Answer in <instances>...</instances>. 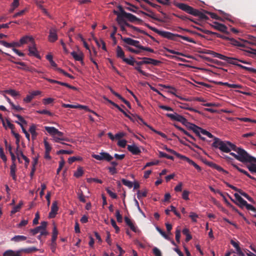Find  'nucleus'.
<instances>
[{"mask_svg": "<svg viewBox=\"0 0 256 256\" xmlns=\"http://www.w3.org/2000/svg\"><path fill=\"white\" fill-rule=\"evenodd\" d=\"M145 26L149 29L158 34L162 37L166 38L168 40H176V38L178 37L188 42L196 44L194 40L188 36H182L178 34H174L169 32L160 30L156 28L150 26L148 24H145Z\"/></svg>", "mask_w": 256, "mask_h": 256, "instance_id": "f257e3e1", "label": "nucleus"}, {"mask_svg": "<svg viewBox=\"0 0 256 256\" xmlns=\"http://www.w3.org/2000/svg\"><path fill=\"white\" fill-rule=\"evenodd\" d=\"M232 150L235 151L238 154V160L242 162H256V158L250 156L244 149L237 147L235 144L230 143Z\"/></svg>", "mask_w": 256, "mask_h": 256, "instance_id": "f03ea898", "label": "nucleus"}, {"mask_svg": "<svg viewBox=\"0 0 256 256\" xmlns=\"http://www.w3.org/2000/svg\"><path fill=\"white\" fill-rule=\"evenodd\" d=\"M175 6L189 14L198 16L202 20H206L208 19V18L205 14L186 4L184 3H176L175 4Z\"/></svg>", "mask_w": 256, "mask_h": 256, "instance_id": "7ed1b4c3", "label": "nucleus"}, {"mask_svg": "<svg viewBox=\"0 0 256 256\" xmlns=\"http://www.w3.org/2000/svg\"><path fill=\"white\" fill-rule=\"evenodd\" d=\"M46 131L52 137V140L56 142H60V140L70 142L68 138L64 136V133L59 131L54 126H45Z\"/></svg>", "mask_w": 256, "mask_h": 256, "instance_id": "20e7f679", "label": "nucleus"}, {"mask_svg": "<svg viewBox=\"0 0 256 256\" xmlns=\"http://www.w3.org/2000/svg\"><path fill=\"white\" fill-rule=\"evenodd\" d=\"M214 142L212 146L215 148H219L221 151L224 152H230L231 151V146L229 144L230 142L228 141H222L218 138H214Z\"/></svg>", "mask_w": 256, "mask_h": 256, "instance_id": "39448f33", "label": "nucleus"}, {"mask_svg": "<svg viewBox=\"0 0 256 256\" xmlns=\"http://www.w3.org/2000/svg\"><path fill=\"white\" fill-rule=\"evenodd\" d=\"M164 149L166 150L168 152H170L174 155H175L178 158L180 159L185 160L188 162L189 164L193 166L198 171L200 172L202 170L201 168L198 165L194 162L192 160H190V158L186 156H185L182 155L181 154L177 152L174 150L168 148L167 146H164Z\"/></svg>", "mask_w": 256, "mask_h": 256, "instance_id": "423d86ee", "label": "nucleus"}, {"mask_svg": "<svg viewBox=\"0 0 256 256\" xmlns=\"http://www.w3.org/2000/svg\"><path fill=\"white\" fill-rule=\"evenodd\" d=\"M238 59L235 58L228 57L226 56H224V60L226 61L228 63L232 64H234L238 66L239 68L248 70L250 72L256 74V69H254L252 68L247 67L244 66H242L240 64H238L237 62H238Z\"/></svg>", "mask_w": 256, "mask_h": 256, "instance_id": "0eeeda50", "label": "nucleus"}, {"mask_svg": "<svg viewBox=\"0 0 256 256\" xmlns=\"http://www.w3.org/2000/svg\"><path fill=\"white\" fill-rule=\"evenodd\" d=\"M117 21H118V24H123L124 26H126L128 27H129V28H132L133 30H134L136 32H140L141 34H147V32H146L144 30H141L138 28L134 26L132 24H130L128 22H127L126 21V20L122 18V16H121V14L118 16Z\"/></svg>", "mask_w": 256, "mask_h": 256, "instance_id": "6e6552de", "label": "nucleus"}, {"mask_svg": "<svg viewBox=\"0 0 256 256\" xmlns=\"http://www.w3.org/2000/svg\"><path fill=\"white\" fill-rule=\"evenodd\" d=\"M92 156L96 160L107 162H110L113 159V157L106 152H101L98 154H92Z\"/></svg>", "mask_w": 256, "mask_h": 256, "instance_id": "1a4fd4ad", "label": "nucleus"}, {"mask_svg": "<svg viewBox=\"0 0 256 256\" xmlns=\"http://www.w3.org/2000/svg\"><path fill=\"white\" fill-rule=\"evenodd\" d=\"M140 6H141V7L144 10H145L147 11L148 13H146V12H144L143 11H140L138 12V14H144V16H148L152 18V19H154V20H157L158 22H163V20H162L156 18L154 14L150 9L148 8L144 4H141Z\"/></svg>", "mask_w": 256, "mask_h": 256, "instance_id": "9d476101", "label": "nucleus"}, {"mask_svg": "<svg viewBox=\"0 0 256 256\" xmlns=\"http://www.w3.org/2000/svg\"><path fill=\"white\" fill-rule=\"evenodd\" d=\"M225 39L229 40L230 43L231 44L238 47L244 48L246 47L245 43L248 42L247 40H244L240 38L239 39V40H236L234 38H225Z\"/></svg>", "mask_w": 256, "mask_h": 256, "instance_id": "9b49d317", "label": "nucleus"}, {"mask_svg": "<svg viewBox=\"0 0 256 256\" xmlns=\"http://www.w3.org/2000/svg\"><path fill=\"white\" fill-rule=\"evenodd\" d=\"M58 29L55 26L51 27L49 30L48 40L50 42H55L58 38Z\"/></svg>", "mask_w": 256, "mask_h": 256, "instance_id": "f8f14e48", "label": "nucleus"}, {"mask_svg": "<svg viewBox=\"0 0 256 256\" xmlns=\"http://www.w3.org/2000/svg\"><path fill=\"white\" fill-rule=\"evenodd\" d=\"M120 14L122 16L126 18L130 22H134L135 21H137L139 22H142V20L141 19L137 18L134 15L130 13H128L124 10H121Z\"/></svg>", "mask_w": 256, "mask_h": 256, "instance_id": "ddd939ff", "label": "nucleus"}, {"mask_svg": "<svg viewBox=\"0 0 256 256\" xmlns=\"http://www.w3.org/2000/svg\"><path fill=\"white\" fill-rule=\"evenodd\" d=\"M116 53L117 57L122 58L124 62H126L128 64H132V62L130 61V59L124 57V52L122 48L119 46L116 47Z\"/></svg>", "mask_w": 256, "mask_h": 256, "instance_id": "4468645a", "label": "nucleus"}, {"mask_svg": "<svg viewBox=\"0 0 256 256\" xmlns=\"http://www.w3.org/2000/svg\"><path fill=\"white\" fill-rule=\"evenodd\" d=\"M166 116L168 118H170L171 120L179 122L183 124H184L187 120L184 117L178 114L177 113L166 114Z\"/></svg>", "mask_w": 256, "mask_h": 256, "instance_id": "2eb2a0df", "label": "nucleus"}, {"mask_svg": "<svg viewBox=\"0 0 256 256\" xmlns=\"http://www.w3.org/2000/svg\"><path fill=\"white\" fill-rule=\"evenodd\" d=\"M28 48L29 52L28 55L30 56H34L36 58H40V56L36 48V44H35L34 41L32 44H30L28 46Z\"/></svg>", "mask_w": 256, "mask_h": 256, "instance_id": "dca6fc26", "label": "nucleus"}, {"mask_svg": "<svg viewBox=\"0 0 256 256\" xmlns=\"http://www.w3.org/2000/svg\"><path fill=\"white\" fill-rule=\"evenodd\" d=\"M228 195L230 196L228 194ZM234 196L236 200L238 201V203H236L233 199H232V198L229 196L231 200L235 202L237 205H238L241 208H242L244 206H246V208L247 207V205L248 204L246 201L244 199H243L238 194L235 193L234 194Z\"/></svg>", "mask_w": 256, "mask_h": 256, "instance_id": "f3484780", "label": "nucleus"}, {"mask_svg": "<svg viewBox=\"0 0 256 256\" xmlns=\"http://www.w3.org/2000/svg\"><path fill=\"white\" fill-rule=\"evenodd\" d=\"M121 40H122L126 44L134 46L140 49V44L139 41L133 40L130 38H123L122 36H121Z\"/></svg>", "mask_w": 256, "mask_h": 256, "instance_id": "a211bd4d", "label": "nucleus"}, {"mask_svg": "<svg viewBox=\"0 0 256 256\" xmlns=\"http://www.w3.org/2000/svg\"><path fill=\"white\" fill-rule=\"evenodd\" d=\"M47 224L48 223L46 222L43 221L41 222L40 226H38L34 229H30V232L33 236L36 235L38 232H40L42 230V229H46L47 226Z\"/></svg>", "mask_w": 256, "mask_h": 256, "instance_id": "6ab92c4d", "label": "nucleus"}, {"mask_svg": "<svg viewBox=\"0 0 256 256\" xmlns=\"http://www.w3.org/2000/svg\"><path fill=\"white\" fill-rule=\"evenodd\" d=\"M58 210V206L57 202L54 201L52 204L50 212L49 213V217L50 218H54L57 214Z\"/></svg>", "mask_w": 256, "mask_h": 256, "instance_id": "aec40b11", "label": "nucleus"}, {"mask_svg": "<svg viewBox=\"0 0 256 256\" xmlns=\"http://www.w3.org/2000/svg\"><path fill=\"white\" fill-rule=\"evenodd\" d=\"M212 27L220 32L227 33V27L224 24H220L218 22H214L212 25Z\"/></svg>", "mask_w": 256, "mask_h": 256, "instance_id": "412c9836", "label": "nucleus"}, {"mask_svg": "<svg viewBox=\"0 0 256 256\" xmlns=\"http://www.w3.org/2000/svg\"><path fill=\"white\" fill-rule=\"evenodd\" d=\"M127 149L133 154L137 155L139 154L141 152V150L140 148L135 144L128 145Z\"/></svg>", "mask_w": 256, "mask_h": 256, "instance_id": "4be33fe9", "label": "nucleus"}, {"mask_svg": "<svg viewBox=\"0 0 256 256\" xmlns=\"http://www.w3.org/2000/svg\"><path fill=\"white\" fill-rule=\"evenodd\" d=\"M16 154L17 155L18 159L20 162H22L20 160V156L22 158V160H24L25 161V165L26 167L30 162V160L24 156L22 150H19L18 149H16Z\"/></svg>", "mask_w": 256, "mask_h": 256, "instance_id": "5701e85b", "label": "nucleus"}, {"mask_svg": "<svg viewBox=\"0 0 256 256\" xmlns=\"http://www.w3.org/2000/svg\"><path fill=\"white\" fill-rule=\"evenodd\" d=\"M124 221L126 224L134 232H139V230L134 226L132 220L128 217L124 218Z\"/></svg>", "mask_w": 256, "mask_h": 256, "instance_id": "b1692460", "label": "nucleus"}, {"mask_svg": "<svg viewBox=\"0 0 256 256\" xmlns=\"http://www.w3.org/2000/svg\"><path fill=\"white\" fill-rule=\"evenodd\" d=\"M71 55L76 60L80 61L82 65L84 64L83 62L84 54L82 52H80L79 53H77L76 52L73 51L71 52Z\"/></svg>", "mask_w": 256, "mask_h": 256, "instance_id": "393cba45", "label": "nucleus"}, {"mask_svg": "<svg viewBox=\"0 0 256 256\" xmlns=\"http://www.w3.org/2000/svg\"><path fill=\"white\" fill-rule=\"evenodd\" d=\"M3 256H22V253L20 250L17 251L8 250L4 252Z\"/></svg>", "mask_w": 256, "mask_h": 256, "instance_id": "a878e982", "label": "nucleus"}, {"mask_svg": "<svg viewBox=\"0 0 256 256\" xmlns=\"http://www.w3.org/2000/svg\"><path fill=\"white\" fill-rule=\"evenodd\" d=\"M142 59V60H145L146 64H151L154 66H158L161 64L160 61L152 58L143 57Z\"/></svg>", "mask_w": 256, "mask_h": 256, "instance_id": "bb28decb", "label": "nucleus"}, {"mask_svg": "<svg viewBox=\"0 0 256 256\" xmlns=\"http://www.w3.org/2000/svg\"><path fill=\"white\" fill-rule=\"evenodd\" d=\"M20 44H21V45H22L25 44H27L28 42H30L32 44V42H34V39L32 36H25L23 37H22L20 40Z\"/></svg>", "mask_w": 256, "mask_h": 256, "instance_id": "cd10ccee", "label": "nucleus"}, {"mask_svg": "<svg viewBox=\"0 0 256 256\" xmlns=\"http://www.w3.org/2000/svg\"><path fill=\"white\" fill-rule=\"evenodd\" d=\"M207 164L208 166H210V167L216 170H218L220 172H222L223 173H224V174L228 173L227 171H226V170L223 169V168H222L221 166L216 164L215 163H214L212 162H208L207 163Z\"/></svg>", "mask_w": 256, "mask_h": 256, "instance_id": "c85d7f7f", "label": "nucleus"}, {"mask_svg": "<svg viewBox=\"0 0 256 256\" xmlns=\"http://www.w3.org/2000/svg\"><path fill=\"white\" fill-rule=\"evenodd\" d=\"M16 164H12L10 167V175L12 177L13 180H16Z\"/></svg>", "mask_w": 256, "mask_h": 256, "instance_id": "c756f323", "label": "nucleus"}, {"mask_svg": "<svg viewBox=\"0 0 256 256\" xmlns=\"http://www.w3.org/2000/svg\"><path fill=\"white\" fill-rule=\"evenodd\" d=\"M231 244L236 249L237 254L239 255V256H244V254L242 252L240 248L238 246V244L233 240H232L230 242Z\"/></svg>", "mask_w": 256, "mask_h": 256, "instance_id": "7c9ffc66", "label": "nucleus"}, {"mask_svg": "<svg viewBox=\"0 0 256 256\" xmlns=\"http://www.w3.org/2000/svg\"><path fill=\"white\" fill-rule=\"evenodd\" d=\"M179 107L183 109L188 110L192 112H196L200 114V112L198 110H196L190 107L188 104L180 102Z\"/></svg>", "mask_w": 256, "mask_h": 256, "instance_id": "2f4dec72", "label": "nucleus"}, {"mask_svg": "<svg viewBox=\"0 0 256 256\" xmlns=\"http://www.w3.org/2000/svg\"><path fill=\"white\" fill-rule=\"evenodd\" d=\"M29 132L32 134V140H36L38 136V133L36 132V126L35 124H33L30 126L29 128Z\"/></svg>", "mask_w": 256, "mask_h": 256, "instance_id": "473e14b6", "label": "nucleus"}, {"mask_svg": "<svg viewBox=\"0 0 256 256\" xmlns=\"http://www.w3.org/2000/svg\"><path fill=\"white\" fill-rule=\"evenodd\" d=\"M4 54L5 55H6V56H9V58H8V61H10V62H12L16 64H19V65H20L21 66H25V63L24 62H15V61H14V60L15 59V58L14 56H11L9 54L4 52Z\"/></svg>", "mask_w": 256, "mask_h": 256, "instance_id": "72a5a7b5", "label": "nucleus"}, {"mask_svg": "<svg viewBox=\"0 0 256 256\" xmlns=\"http://www.w3.org/2000/svg\"><path fill=\"white\" fill-rule=\"evenodd\" d=\"M21 253L22 252L26 253H32L33 252H36L38 250V249L36 247L32 246L28 248H21L20 249Z\"/></svg>", "mask_w": 256, "mask_h": 256, "instance_id": "f704fd0d", "label": "nucleus"}, {"mask_svg": "<svg viewBox=\"0 0 256 256\" xmlns=\"http://www.w3.org/2000/svg\"><path fill=\"white\" fill-rule=\"evenodd\" d=\"M217 84L220 86H226L228 88H240L242 86L238 84H230L228 82H218Z\"/></svg>", "mask_w": 256, "mask_h": 256, "instance_id": "c9c22d12", "label": "nucleus"}, {"mask_svg": "<svg viewBox=\"0 0 256 256\" xmlns=\"http://www.w3.org/2000/svg\"><path fill=\"white\" fill-rule=\"evenodd\" d=\"M23 204V202L22 201H20L19 204L16 206H14L12 209V210H11V214H16V212H18L20 211V210Z\"/></svg>", "mask_w": 256, "mask_h": 256, "instance_id": "e433bc0d", "label": "nucleus"}, {"mask_svg": "<svg viewBox=\"0 0 256 256\" xmlns=\"http://www.w3.org/2000/svg\"><path fill=\"white\" fill-rule=\"evenodd\" d=\"M26 240V237L24 236H15L13 238H11V240L14 241L15 242H19L20 241L25 240Z\"/></svg>", "mask_w": 256, "mask_h": 256, "instance_id": "4c0bfd02", "label": "nucleus"}, {"mask_svg": "<svg viewBox=\"0 0 256 256\" xmlns=\"http://www.w3.org/2000/svg\"><path fill=\"white\" fill-rule=\"evenodd\" d=\"M137 118L140 120L144 124L145 126H147L148 127L152 130L153 132H154L155 133L158 134V135H160L161 133L162 132H160V131H158L156 130H154L152 127L150 126L149 125H148L146 122H144V120H142V118L138 116H137Z\"/></svg>", "mask_w": 256, "mask_h": 256, "instance_id": "58836bf2", "label": "nucleus"}, {"mask_svg": "<svg viewBox=\"0 0 256 256\" xmlns=\"http://www.w3.org/2000/svg\"><path fill=\"white\" fill-rule=\"evenodd\" d=\"M12 133L16 139V144L17 146L16 149H18L20 147V135L18 133L15 132L14 130L12 131Z\"/></svg>", "mask_w": 256, "mask_h": 256, "instance_id": "ea45409f", "label": "nucleus"}, {"mask_svg": "<svg viewBox=\"0 0 256 256\" xmlns=\"http://www.w3.org/2000/svg\"><path fill=\"white\" fill-rule=\"evenodd\" d=\"M58 234V231L56 229V226H54L52 230V241L53 242V243H54V242H56L57 236Z\"/></svg>", "mask_w": 256, "mask_h": 256, "instance_id": "a19ab883", "label": "nucleus"}, {"mask_svg": "<svg viewBox=\"0 0 256 256\" xmlns=\"http://www.w3.org/2000/svg\"><path fill=\"white\" fill-rule=\"evenodd\" d=\"M130 60L132 62V64H130V66H134V64H136L138 66H141L144 64H146L145 60H142V61H136L134 60V58L132 56H130Z\"/></svg>", "mask_w": 256, "mask_h": 256, "instance_id": "79ce46f5", "label": "nucleus"}, {"mask_svg": "<svg viewBox=\"0 0 256 256\" xmlns=\"http://www.w3.org/2000/svg\"><path fill=\"white\" fill-rule=\"evenodd\" d=\"M77 194L78 196V198L79 200L82 202H86V198L85 196L83 194V192L81 190H79L77 192Z\"/></svg>", "mask_w": 256, "mask_h": 256, "instance_id": "37998d69", "label": "nucleus"}, {"mask_svg": "<svg viewBox=\"0 0 256 256\" xmlns=\"http://www.w3.org/2000/svg\"><path fill=\"white\" fill-rule=\"evenodd\" d=\"M254 162H250V165H248L247 166V168L251 172L256 173V164Z\"/></svg>", "mask_w": 256, "mask_h": 256, "instance_id": "c03bdc74", "label": "nucleus"}, {"mask_svg": "<svg viewBox=\"0 0 256 256\" xmlns=\"http://www.w3.org/2000/svg\"><path fill=\"white\" fill-rule=\"evenodd\" d=\"M84 171L82 167H78L76 171L74 173V176L76 178H80L82 176Z\"/></svg>", "mask_w": 256, "mask_h": 256, "instance_id": "a18cd8bd", "label": "nucleus"}, {"mask_svg": "<svg viewBox=\"0 0 256 256\" xmlns=\"http://www.w3.org/2000/svg\"><path fill=\"white\" fill-rule=\"evenodd\" d=\"M122 182L123 184L128 186L130 188H131L133 186V184L132 182L126 180L124 178H122Z\"/></svg>", "mask_w": 256, "mask_h": 256, "instance_id": "49530a36", "label": "nucleus"}, {"mask_svg": "<svg viewBox=\"0 0 256 256\" xmlns=\"http://www.w3.org/2000/svg\"><path fill=\"white\" fill-rule=\"evenodd\" d=\"M5 92L8 94H10L11 96L13 97L19 96L18 92L14 90H6Z\"/></svg>", "mask_w": 256, "mask_h": 256, "instance_id": "de8ad7c7", "label": "nucleus"}, {"mask_svg": "<svg viewBox=\"0 0 256 256\" xmlns=\"http://www.w3.org/2000/svg\"><path fill=\"white\" fill-rule=\"evenodd\" d=\"M124 48H126V49L130 52H133V53H134L136 54H139L140 52V50H135L127 45H124Z\"/></svg>", "mask_w": 256, "mask_h": 256, "instance_id": "09e8293b", "label": "nucleus"}, {"mask_svg": "<svg viewBox=\"0 0 256 256\" xmlns=\"http://www.w3.org/2000/svg\"><path fill=\"white\" fill-rule=\"evenodd\" d=\"M147 195V191H140L138 190L137 192V198L140 200L142 197H146Z\"/></svg>", "mask_w": 256, "mask_h": 256, "instance_id": "8fccbe9b", "label": "nucleus"}, {"mask_svg": "<svg viewBox=\"0 0 256 256\" xmlns=\"http://www.w3.org/2000/svg\"><path fill=\"white\" fill-rule=\"evenodd\" d=\"M13 114L14 116L18 118V122H20L22 124H27L26 121L22 118V116H21L20 115L18 114Z\"/></svg>", "mask_w": 256, "mask_h": 256, "instance_id": "3c124183", "label": "nucleus"}, {"mask_svg": "<svg viewBox=\"0 0 256 256\" xmlns=\"http://www.w3.org/2000/svg\"><path fill=\"white\" fill-rule=\"evenodd\" d=\"M204 34H210V35H212V36H216L218 38H226V37H223L220 34H218L216 32H212L210 30H207V31L204 32Z\"/></svg>", "mask_w": 256, "mask_h": 256, "instance_id": "603ef678", "label": "nucleus"}, {"mask_svg": "<svg viewBox=\"0 0 256 256\" xmlns=\"http://www.w3.org/2000/svg\"><path fill=\"white\" fill-rule=\"evenodd\" d=\"M82 160V158L80 156L70 157L68 160V162L70 164H72V163H73L76 160Z\"/></svg>", "mask_w": 256, "mask_h": 256, "instance_id": "864d4df0", "label": "nucleus"}, {"mask_svg": "<svg viewBox=\"0 0 256 256\" xmlns=\"http://www.w3.org/2000/svg\"><path fill=\"white\" fill-rule=\"evenodd\" d=\"M57 70L58 72H60L62 73L65 76H66L69 78H70L72 79H73L74 78V77L72 75L66 72L64 70L60 68H57Z\"/></svg>", "mask_w": 256, "mask_h": 256, "instance_id": "5fc2aeb1", "label": "nucleus"}, {"mask_svg": "<svg viewBox=\"0 0 256 256\" xmlns=\"http://www.w3.org/2000/svg\"><path fill=\"white\" fill-rule=\"evenodd\" d=\"M110 222L112 226L116 230V232L118 233L120 232V230L119 227L116 225V222L114 220L113 218H111Z\"/></svg>", "mask_w": 256, "mask_h": 256, "instance_id": "6e6d98bb", "label": "nucleus"}, {"mask_svg": "<svg viewBox=\"0 0 256 256\" xmlns=\"http://www.w3.org/2000/svg\"><path fill=\"white\" fill-rule=\"evenodd\" d=\"M212 55L214 58H218L222 60H224V56H225L223 54H222L219 53H217L214 51H212Z\"/></svg>", "mask_w": 256, "mask_h": 256, "instance_id": "4d7b16f0", "label": "nucleus"}, {"mask_svg": "<svg viewBox=\"0 0 256 256\" xmlns=\"http://www.w3.org/2000/svg\"><path fill=\"white\" fill-rule=\"evenodd\" d=\"M20 41L19 42H12L11 43H8V48H14L15 47H20L22 45L20 44Z\"/></svg>", "mask_w": 256, "mask_h": 256, "instance_id": "13d9d810", "label": "nucleus"}, {"mask_svg": "<svg viewBox=\"0 0 256 256\" xmlns=\"http://www.w3.org/2000/svg\"><path fill=\"white\" fill-rule=\"evenodd\" d=\"M136 70H137L140 73L142 74V75L146 76H150V74L147 73L144 70H142L140 66H136L134 68Z\"/></svg>", "mask_w": 256, "mask_h": 256, "instance_id": "bf43d9fd", "label": "nucleus"}, {"mask_svg": "<svg viewBox=\"0 0 256 256\" xmlns=\"http://www.w3.org/2000/svg\"><path fill=\"white\" fill-rule=\"evenodd\" d=\"M36 112L40 114H48L50 116H52V114L50 112L46 110H38L36 111Z\"/></svg>", "mask_w": 256, "mask_h": 256, "instance_id": "052dcab7", "label": "nucleus"}, {"mask_svg": "<svg viewBox=\"0 0 256 256\" xmlns=\"http://www.w3.org/2000/svg\"><path fill=\"white\" fill-rule=\"evenodd\" d=\"M106 192L109 194V196L112 198H117V195L116 193L112 192L111 190H110L109 188H106Z\"/></svg>", "mask_w": 256, "mask_h": 256, "instance_id": "680f3d73", "label": "nucleus"}, {"mask_svg": "<svg viewBox=\"0 0 256 256\" xmlns=\"http://www.w3.org/2000/svg\"><path fill=\"white\" fill-rule=\"evenodd\" d=\"M246 208L248 210H251L253 212H254V214H252V216L256 218V208L254 206H253L252 205L250 204H248V205H247V207Z\"/></svg>", "mask_w": 256, "mask_h": 256, "instance_id": "e2e57ef3", "label": "nucleus"}, {"mask_svg": "<svg viewBox=\"0 0 256 256\" xmlns=\"http://www.w3.org/2000/svg\"><path fill=\"white\" fill-rule=\"evenodd\" d=\"M44 143L45 147V152H50L52 150V147L49 143L46 140H44Z\"/></svg>", "mask_w": 256, "mask_h": 256, "instance_id": "0e129e2a", "label": "nucleus"}, {"mask_svg": "<svg viewBox=\"0 0 256 256\" xmlns=\"http://www.w3.org/2000/svg\"><path fill=\"white\" fill-rule=\"evenodd\" d=\"M180 230L177 228L176 230V241L178 242H180Z\"/></svg>", "mask_w": 256, "mask_h": 256, "instance_id": "69168bd1", "label": "nucleus"}, {"mask_svg": "<svg viewBox=\"0 0 256 256\" xmlns=\"http://www.w3.org/2000/svg\"><path fill=\"white\" fill-rule=\"evenodd\" d=\"M156 229L161 234V235L162 236H164L166 239L169 240L168 236L159 227L157 226L156 228Z\"/></svg>", "mask_w": 256, "mask_h": 256, "instance_id": "338daca9", "label": "nucleus"}, {"mask_svg": "<svg viewBox=\"0 0 256 256\" xmlns=\"http://www.w3.org/2000/svg\"><path fill=\"white\" fill-rule=\"evenodd\" d=\"M201 134L204 135H206V136H208L210 138H215L211 133H210L208 131H207L206 130H204L203 128H202V130H201Z\"/></svg>", "mask_w": 256, "mask_h": 256, "instance_id": "774afa93", "label": "nucleus"}]
</instances>
